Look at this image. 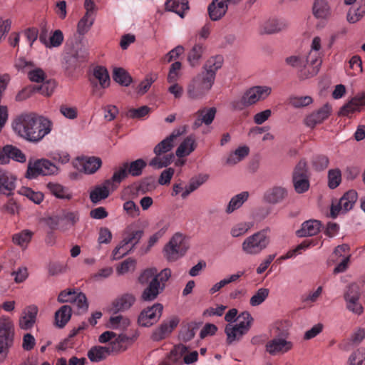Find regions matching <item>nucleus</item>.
<instances>
[{
  "label": "nucleus",
  "mask_w": 365,
  "mask_h": 365,
  "mask_svg": "<svg viewBox=\"0 0 365 365\" xmlns=\"http://www.w3.org/2000/svg\"><path fill=\"white\" fill-rule=\"evenodd\" d=\"M80 164L82 170L87 174H92L96 172L101 166L102 161L97 157H88L81 159Z\"/></svg>",
  "instance_id": "obj_29"
},
{
  "label": "nucleus",
  "mask_w": 365,
  "mask_h": 365,
  "mask_svg": "<svg viewBox=\"0 0 365 365\" xmlns=\"http://www.w3.org/2000/svg\"><path fill=\"white\" fill-rule=\"evenodd\" d=\"M115 354L113 347L110 344L108 346H92L87 353V356L91 362H100L106 359L109 355Z\"/></svg>",
  "instance_id": "obj_19"
},
{
  "label": "nucleus",
  "mask_w": 365,
  "mask_h": 365,
  "mask_svg": "<svg viewBox=\"0 0 365 365\" xmlns=\"http://www.w3.org/2000/svg\"><path fill=\"white\" fill-rule=\"evenodd\" d=\"M150 108L144 106L138 108H131L127 113V116L130 118H140L148 114Z\"/></svg>",
  "instance_id": "obj_62"
},
{
  "label": "nucleus",
  "mask_w": 365,
  "mask_h": 365,
  "mask_svg": "<svg viewBox=\"0 0 365 365\" xmlns=\"http://www.w3.org/2000/svg\"><path fill=\"white\" fill-rule=\"evenodd\" d=\"M127 163H123L118 170H116L112 176V181L114 182L120 183L122 180L125 179L129 175L126 168Z\"/></svg>",
  "instance_id": "obj_56"
},
{
  "label": "nucleus",
  "mask_w": 365,
  "mask_h": 365,
  "mask_svg": "<svg viewBox=\"0 0 365 365\" xmlns=\"http://www.w3.org/2000/svg\"><path fill=\"white\" fill-rule=\"evenodd\" d=\"M29 79L35 83H42L46 78V74L43 69L35 68L28 72Z\"/></svg>",
  "instance_id": "obj_55"
},
{
  "label": "nucleus",
  "mask_w": 365,
  "mask_h": 365,
  "mask_svg": "<svg viewBox=\"0 0 365 365\" xmlns=\"http://www.w3.org/2000/svg\"><path fill=\"white\" fill-rule=\"evenodd\" d=\"M32 236V232L29 230H24L21 232L14 235L12 240L14 244L26 247L31 241Z\"/></svg>",
  "instance_id": "obj_42"
},
{
  "label": "nucleus",
  "mask_w": 365,
  "mask_h": 365,
  "mask_svg": "<svg viewBox=\"0 0 365 365\" xmlns=\"http://www.w3.org/2000/svg\"><path fill=\"white\" fill-rule=\"evenodd\" d=\"M76 292L74 289H65L61 291L58 296V302L60 303H73Z\"/></svg>",
  "instance_id": "obj_64"
},
{
  "label": "nucleus",
  "mask_w": 365,
  "mask_h": 365,
  "mask_svg": "<svg viewBox=\"0 0 365 365\" xmlns=\"http://www.w3.org/2000/svg\"><path fill=\"white\" fill-rule=\"evenodd\" d=\"M129 319L124 318L121 315L111 317L109 319V327L113 329H118L122 324L123 327H125L129 324Z\"/></svg>",
  "instance_id": "obj_63"
},
{
  "label": "nucleus",
  "mask_w": 365,
  "mask_h": 365,
  "mask_svg": "<svg viewBox=\"0 0 365 365\" xmlns=\"http://www.w3.org/2000/svg\"><path fill=\"white\" fill-rule=\"evenodd\" d=\"M135 302V297L132 294H123L116 299L112 303L111 311L114 313L125 312L129 309Z\"/></svg>",
  "instance_id": "obj_21"
},
{
  "label": "nucleus",
  "mask_w": 365,
  "mask_h": 365,
  "mask_svg": "<svg viewBox=\"0 0 365 365\" xmlns=\"http://www.w3.org/2000/svg\"><path fill=\"white\" fill-rule=\"evenodd\" d=\"M197 147L195 138L193 135H189L180 144L176 150L175 155L178 158L189 155Z\"/></svg>",
  "instance_id": "obj_28"
},
{
  "label": "nucleus",
  "mask_w": 365,
  "mask_h": 365,
  "mask_svg": "<svg viewBox=\"0 0 365 365\" xmlns=\"http://www.w3.org/2000/svg\"><path fill=\"white\" fill-rule=\"evenodd\" d=\"M287 24L283 20L271 19L265 22L263 29L267 34H272L284 30Z\"/></svg>",
  "instance_id": "obj_37"
},
{
  "label": "nucleus",
  "mask_w": 365,
  "mask_h": 365,
  "mask_svg": "<svg viewBox=\"0 0 365 365\" xmlns=\"http://www.w3.org/2000/svg\"><path fill=\"white\" fill-rule=\"evenodd\" d=\"M4 151V153H7L9 163L11 159L21 163L26 161V157L24 153L16 146L6 145Z\"/></svg>",
  "instance_id": "obj_41"
},
{
  "label": "nucleus",
  "mask_w": 365,
  "mask_h": 365,
  "mask_svg": "<svg viewBox=\"0 0 365 365\" xmlns=\"http://www.w3.org/2000/svg\"><path fill=\"white\" fill-rule=\"evenodd\" d=\"M38 307L36 305L26 307L19 319V327L24 330L31 329L36 321Z\"/></svg>",
  "instance_id": "obj_18"
},
{
  "label": "nucleus",
  "mask_w": 365,
  "mask_h": 365,
  "mask_svg": "<svg viewBox=\"0 0 365 365\" xmlns=\"http://www.w3.org/2000/svg\"><path fill=\"white\" fill-rule=\"evenodd\" d=\"M313 14L318 19L327 18L331 14L328 2L326 0H315L313 5Z\"/></svg>",
  "instance_id": "obj_36"
},
{
  "label": "nucleus",
  "mask_w": 365,
  "mask_h": 365,
  "mask_svg": "<svg viewBox=\"0 0 365 365\" xmlns=\"http://www.w3.org/2000/svg\"><path fill=\"white\" fill-rule=\"evenodd\" d=\"M94 22V17L91 14H85L77 25V32L80 35L86 34Z\"/></svg>",
  "instance_id": "obj_43"
},
{
  "label": "nucleus",
  "mask_w": 365,
  "mask_h": 365,
  "mask_svg": "<svg viewBox=\"0 0 365 365\" xmlns=\"http://www.w3.org/2000/svg\"><path fill=\"white\" fill-rule=\"evenodd\" d=\"M214 83L212 78L199 73L187 84V97L191 100L202 99L211 90Z\"/></svg>",
  "instance_id": "obj_4"
},
{
  "label": "nucleus",
  "mask_w": 365,
  "mask_h": 365,
  "mask_svg": "<svg viewBox=\"0 0 365 365\" xmlns=\"http://www.w3.org/2000/svg\"><path fill=\"white\" fill-rule=\"evenodd\" d=\"M344 297L348 310L358 315L363 312L364 308L359 302L361 292L357 284L354 283L348 286Z\"/></svg>",
  "instance_id": "obj_11"
},
{
  "label": "nucleus",
  "mask_w": 365,
  "mask_h": 365,
  "mask_svg": "<svg viewBox=\"0 0 365 365\" xmlns=\"http://www.w3.org/2000/svg\"><path fill=\"white\" fill-rule=\"evenodd\" d=\"M143 232L136 230L129 233L125 237L113 251V259L114 260L119 259L128 255L134 248L135 245L138 243L143 236Z\"/></svg>",
  "instance_id": "obj_10"
},
{
  "label": "nucleus",
  "mask_w": 365,
  "mask_h": 365,
  "mask_svg": "<svg viewBox=\"0 0 365 365\" xmlns=\"http://www.w3.org/2000/svg\"><path fill=\"white\" fill-rule=\"evenodd\" d=\"M163 310V304L155 303L151 307H148L141 311L138 319V323L140 326L149 327L157 323L162 316Z\"/></svg>",
  "instance_id": "obj_12"
},
{
  "label": "nucleus",
  "mask_w": 365,
  "mask_h": 365,
  "mask_svg": "<svg viewBox=\"0 0 365 365\" xmlns=\"http://www.w3.org/2000/svg\"><path fill=\"white\" fill-rule=\"evenodd\" d=\"M349 365H365V347L358 349L350 355Z\"/></svg>",
  "instance_id": "obj_48"
},
{
  "label": "nucleus",
  "mask_w": 365,
  "mask_h": 365,
  "mask_svg": "<svg viewBox=\"0 0 365 365\" xmlns=\"http://www.w3.org/2000/svg\"><path fill=\"white\" fill-rule=\"evenodd\" d=\"M357 197L358 195L355 190H351L346 192L336 204L332 203L330 212L331 217L335 218L339 213H345L351 210Z\"/></svg>",
  "instance_id": "obj_13"
},
{
  "label": "nucleus",
  "mask_w": 365,
  "mask_h": 365,
  "mask_svg": "<svg viewBox=\"0 0 365 365\" xmlns=\"http://www.w3.org/2000/svg\"><path fill=\"white\" fill-rule=\"evenodd\" d=\"M288 195L287 190L282 186H274L265 192L264 200L272 205L282 202Z\"/></svg>",
  "instance_id": "obj_20"
},
{
  "label": "nucleus",
  "mask_w": 365,
  "mask_h": 365,
  "mask_svg": "<svg viewBox=\"0 0 365 365\" xmlns=\"http://www.w3.org/2000/svg\"><path fill=\"white\" fill-rule=\"evenodd\" d=\"M225 332L227 335V343L228 344H232L235 341H239L246 334L245 331L230 324L226 325Z\"/></svg>",
  "instance_id": "obj_40"
},
{
  "label": "nucleus",
  "mask_w": 365,
  "mask_h": 365,
  "mask_svg": "<svg viewBox=\"0 0 365 365\" xmlns=\"http://www.w3.org/2000/svg\"><path fill=\"white\" fill-rule=\"evenodd\" d=\"M90 81L93 86H97V81H98L102 88L108 87L110 77L107 69L100 66L95 67L93 71V77L90 78Z\"/></svg>",
  "instance_id": "obj_25"
},
{
  "label": "nucleus",
  "mask_w": 365,
  "mask_h": 365,
  "mask_svg": "<svg viewBox=\"0 0 365 365\" xmlns=\"http://www.w3.org/2000/svg\"><path fill=\"white\" fill-rule=\"evenodd\" d=\"M269 237L266 230H262L247 237L242 244V250L247 255H255L267 248Z\"/></svg>",
  "instance_id": "obj_7"
},
{
  "label": "nucleus",
  "mask_w": 365,
  "mask_h": 365,
  "mask_svg": "<svg viewBox=\"0 0 365 365\" xmlns=\"http://www.w3.org/2000/svg\"><path fill=\"white\" fill-rule=\"evenodd\" d=\"M72 314L71 307L68 305L62 306L55 313V324L59 328H63L68 322Z\"/></svg>",
  "instance_id": "obj_30"
},
{
  "label": "nucleus",
  "mask_w": 365,
  "mask_h": 365,
  "mask_svg": "<svg viewBox=\"0 0 365 365\" xmlns=\"http://www.w3.org/2000/svg\"><path fill=\"white\" fill-rule=\"evenodd\" d=\"M34 91L40 92L42 95L49 96L53 92L55 88V83L52 81H47L41 86H34Z\"/></svg>",
  "instance_id": "obj_58"
},
{
  "label": "nucleus",
  "mask_w": 365,
  "mask_h": 365,
  "mask_svg": "<svg viewBox=\"0 0 365 365\" xmlns=\"http://www.w3.org/2000/svg\"><path fill=\"white\" fill-rule=\"evenodd\" d=\"M364 105H365V93H361L355 96L350 101L344 105L341 108L339 115L341 116H348L349 114L359 110L360 106Z\"/></svg>",
  "instance_id": "obj_26"
},
{
  "label": "nucleus",
  "mask_w": 365,
  "mask_h": 365,
  "mask_svg": "<svg viewBox=\"0 0 365 365\" xmlns=\"http://www.w3.org/2000/svg\"><path fill=\"white\" fill-rule=\"evenodd\" d=\"M113 80L123 86H128L132 82L130 74L123 68H115L113 73Z\"/></svg>",
  "instance_id": "obj_39"
},
{
  "label": "nucleus",
  "mask_w": 365,
  "mask_h": 365,
  "mask_svg": "<svg viewBox=\"0 0 365 365\" xmlns=\"http://www.w3.org/2000/svg\"><path fill=\"white\" fill-rule=\"evenodd\" d=\"M250 228L251 225L249 223H239L232 227L230 234L233 237H238L247 233Z\"/></svg>",
  "instance_id": "obj_57"
},
{
  "label": "nucleus",
  "mask_w": 365,
  "mask_h": 365,
  "mask_svg": "<svg viewBox=\"0 0 365 365\" xmlns=\"http://www.w3.org/2000/svg\"><path fill=\"white\" fill-rule=\"evenodd\" d=\"M182 63L180 61L173 63L170 67L167 80L170 83L177 82L181 76Z\"/></svg>",
  "instance_id": "obj_46"
},
{
  "label": "nucleus",
  "mask_w": 365,
  "mask_h": 365,
  "mask_svg": "<svg viewBox=\"0 0 365 365\" xmlns=\"http://www.w3.org/2000/svg\"><path fill=\"white\" fill-rule=\"evenodd\" d=\"M309 178L308 166L305 160H299L295 165L292 173V178Z\"/></svg>",
  "instance_id": "obj_47"
},
{
  "label": "nucleus",
  "mask_w": 365,
  "mask_h": 365,
  "mask_svg": "<svg viewBox=\"0 0 365 365\" xmlns=\"http://www.w3.org/2000/svg\"><path fill=\"white\" fill-rule=\"evenodd\" d=\"M249 197V192L247 191L242 192L231 198L230 200L225 212L227 214H231L236 210L242 207V205L247 200Z\"/></svg>",
  "instance_id": "obj_31"
},
{
  "label": "nucleus",
  "mask_w": 365,
  "mask_h": 365,
  "mask_svg": "<svg viewBox=\"0 0 365 365\" xmlns=\"http://www.w3.org/2000/svg\"><path fill=\"white\" fill-rule=\"evenodd\" d=\"M237 319L239 323L234 326L247 333L253 322L251 314L248 312H244L238 316Z\"/></svg>",
  "instance_id": "obj_44"
},
{
  "label": "nucleus",
  "mask_w": 365,
  "mask_h": 365,
  "mask_svg": "<svg viewBox=\"0 0 365 365\" xmlns=\"http://www.w3.org/2000/svg\"><path fill=\"white\" fill-rule=\"evenodd\" d=\"M14 329L8 317L0 318V354H6L14 343Z\"/></svg>",
  "instance_id": "obj_9"
},
{
  "label": "nucleus",
  "mask_w": 365,
  "mask_h": 365,
  "mask_svg": "<svg viewBox=\"0 0 365 365\" xmlns=\"http://www.w3.org/2000/svg\"><path fill=\"white\" fill-rule=\"evenodd\" d=\"M136 266V260L133 258L129 257L121 262L116 268L118 274L122 275L128 272L135 270Z\"/></svg>",
  "instance_id": "obj_49"
},
{
  "label": "nucleus",
  "mask_w": 365,
  "mask_h": 365,
  "mask_svg": "<svg viewBox=\"0 0 365 365\" xmlns=\"http://www.w3.org/2000/svg\"><path fill=\"white\" fill-rule=\"evenodd\" d=\"M271 93V88L267 86H255L246 92L243 96L249 106L256 103L259 101L264 100Z\"/></svg>",
  "instance_id": "obj_17"
},
{
  "label": "nucleus",
  "mask_w": 365,
  "mask_h": 365,
  "mask_svg": "<svg viewBox=\"0 0 365 365\" xmlns=\"http://www.w3.org/2000/svg\"><path fill=\"white\" fill-rule=\"evenodd\" d=\"M58 171V168L53 163L47 159L41 158L34 162H29L26 177L33 179L38 175H56Z\"/></svg>",
  "instance_id": "obj_8"
},
{
  "label": "nucleus",
  "mask_w": 365,
  "mask_h": 365,
  "mask_svg": "<svg viewBox=\"0 0 365 365\" xmlns=\"http://www.w3.org/2000/svg\"><path fill=\"white\" fill-rule=\"evenodd\" d=\"M331 114V107L326 104L315 112L306 116L304 123L309 128H313L328 118Z\"/></svg>",
  "instance_id": "obj_15"
},
{
  "label": "nucleus",
  "mask_w": 365,
  "mask_h": 365,
  "mask_svg": "<svg viewBox=\"0 0 365 365\" xmlns=\"http://www.w3.org/2000/svg\"><path fill=\"white\" fill-rule=\"evenodd\" d=\"M109 195V190L106 186H97L90 193V199L93 203H98L101 200L106 199Z\"/></svg>",
  "instance_id": "obj_45"
},
{
  "label": "nucleus",
  "mask_w": 365,
  "mask_h": 365,
  "mask_svg": "<svg viewBox=\"0 0 365 365\" xmlns=\"http://www.w3.org/2000/svg\"><path fill=\"white\" fill-rule=\"evenodd\" d=\"M289 333L287 329H281L277 327L274 337L265 345V350L270 355L283 354L290 351L293 343L288 341Z\"/></svg>",
  "instance_id": "obj_6"
},
{
  "label": "nucleus",
  "mask_w": 365,
  "mask_h": 365,
  "mask_svg": "<svg viewBox=\"0 0 365 365\" xmlns=\"http://www.w3.org/2000/svg\"><path fill=\"white\" fill-rule=\"evenodd\" d=\"M180 319L178 317H172L164 320L159 327L153 330L151 339L154 341H161L168 337L178 327Z\"/></svg>",
  "instance_id": "obj_14"
},
{
  "label": "nucleus",
  "mask_w": 365,
  "mask_h": 365,
  "mask_svg": "<svg viewBox=\"0 0 365 365\" xmlns=\"http://www.w3.org/2000/svg\"><path fill=\"white\" fill-rule=\"evenodd\" d=\"M328 185L331 189L338 187L341 180V171L339 169L330 170L328 173Z\"/></svg>",
  "instance_id": "obj_53"
},
{
  "label": "nucleus",
  "mask_w": 365,
  "mask_h": 365,
  "mask_svg": "<svg viewBox=\"0 0 365 365\" xmlns=\"http://www.w3.org/2000/svg\"><path fill=\"white\" fill-rule=\"evenodd\" d=\"M292 182L297 193H304L309 188V178H292Z\"/></svg>",
  "instance_id": "obj_52"
},
{
  "label": "nucleus",
  "mask_w": 365,
  "mask_h": 365,
  "mask_svg": "<svg viewBox=\"0 0 365 365\" xmlns=\"http://www.w3.org/2000/svg\"><path fill=\"white\" fill-rule=\"evenodd\" d=\"M306 68L308 67V73L306 71L303 72V70L300 71V77L302 78H307L311 76L316 75L319 71V66L321 64V60L318 58L317 53H313L311 51L304 60Z\"/></svg>",
  "instance_id": "obj_24"
},
{
  "label": "nucleus",
  "mask_w": 365,
  "mask_h": 365,
  "mask_svg": "<svg viewBox=\"0 0 365 365\" xmlns=\"http://www.w3.org/2000/svg\"><path fill=\"white\" fill-rule=\"evenodd\" d=\"M269 294V290L267 288L259 289L256 293L250 298V304L253 307L261 304L267 298Z\"/></svg>",
  "instance_id": "obj_50"
},
{
  "label": "nucleus",
  "mask_w": 365,
  "mask_h": 365,
  "mask_svg": "<svg viewBox=\"0 0 365 365\" xmlns=\"http://www.w3.org/2000/svg\"><path fill=\"white\" fill-rule=\"evenodd\" d=\"M156 80V76L148 75L139 84L138 87V93L140 95L145 94L150 88L152 83Z\"/></svg>",
  "instance_id": "obj_61"
},
{
  "label": "nucleus",
  "mask_w": 365,
  "mask_h": 365,
  "mask_svg": "<svg viewBox=\"0 0 365 365\" xmlns=\"http://www.w3.org/2000/svg\"><path fill=\"white\" fill-rule=\"evenodd\" d=\"M205 51V47L201 43H195L187 53V61L192 67L199 65L200 60Z\"/></svg>",
  "instance_id": "obj_33"
},
{
  "label": "nucleus",
  "mask_w": 365,
  "mask_h": 365,
  "mask_svg": "<svg viewBox=\"0 0 365 365\" xmlns=\"http://www.w3.org/2000/svg\"><path fill=\"white\" fill-rule=\"evenodd\" d=\"M46 187L51 193L58 198L70 200L72 197L68 189L58 183L48 182Z\"/></svg>",
  "instance_id": "obj_38"
},
{
  "label": "nucleus",
  "mask_w": 365,
  "mask_h": 365,
  "mask_svg": "<svg viewBox=\"0 0 365 365\" xmlns=\"http://www.w3.org/2000/svg\"><path fill=\"white\" fill-rule=\"evenodd\" d=\"M123 210L126 212L127 215L133 218L137 217L140 215V208L132 200H128L124 202Z\"/></svg>",
  "instance_id": "obj_59"
},
{
  "label": "nucleus",
  "mask_w": 365,
  "mask_h": 365,
  "mask_svg": "<svg viewBox=\"0 0 365 365\" xmlns=\"http://www.w3.org/2000/svg\"><path fill=\"white\" fill-rule=\"evenodd\" d=\"M321 226L320 221L309 220L303 222L301 229L297 230L296 233L299 237L314 236L319 233Z\"/></svg>",
  "instance_id": "obj_27"
},
{
  "label": "nucleus",
  "mask_w": 365,
  "mask_h": 365,
  "mask_svg": "<svg viewBox=\"0 0 365 365\" xmlns=\"http://www.w3.org/2000/svg\"><path fill=\"white\" fill-rule=\"evenodd\" d=\"M124 163H127L128 173L132 177L140 176L147 166V163L142 158L131 162H124Z\"/></svg>",
  "instance_id": "obj_34"
},
{
  "label": "nucleus",
  "mask_w": 365,
  "mask_h": 365,
  "mask_svg": "<svg viewBox=\"0 0 365 365\" xmlns=\"http://www.w3.org/2000/svg\"><path fill=\"white\" fill-rule=\"evenodd\" d=\"M217 113V109L215 107L202 108L199 109L195 113L196 119L192 124L193 129H197L202 124L206 125H210L215 119Z\"/></svg>",
  "instance_id": "obj_16"
},
{
  "label": "nucleus",
  "mask_w": 365,
  "mask_h": 365,
  "mask_svg": "<svg viewBox=\"0 0 365 365\" xmlns=\"http://www.w3.org/2000/svg\"><path fill=\"white\" fill-rule=\"evenodd\" d=\"M73 303H76L78 309V314L86 313L88 309V303L85 294L83 292L76 293Z\"/></svg>",
  "instance_id": "obj_51"
},
{
  "label": "nucleus",
  "mask_w": 365,
  "mask_h": 365,
  "mask_svg": "<svg viewBox=\"0 0 365 365\" xmlns=\"http://www.w3.org/2000/svg\"><path fill=\"white\" fill-rule=\"evenodd\" d=\"M139 333L137 330H134L128 334H120L116 335V338L111 341L110 344L113 347L115 354L124 351L126 347L122 345V343L133 344L138 337Z\"/></svg>",
  "instance_id": "obj_22"
},
{
  "label": "nucleus",
  "mask_w": 365,
  "mask_h": 365,
  "mask_svg": "<svg viewBox=\"0 0 365 365\" xmlns=\"http://www.w3.org/2000/svg\"><path fill=\"white\" fill-rule=\"evenodd\" d=\"M165 8L167 10L175 12L182 18L185 11L189 9L188 1L187 0H167Z\"/></svg>",
  "instance_id": "obj_32"
},
{
  "label": "nucleus",
  "mask_w": 365,
  "mask_h": 365,
  "mask_svg": "<svg viewBox=\"0 0 365 365\" xmlns=\"http://www.w3.org/2000/svg\"><path fill=\"white\" fill-rule=\"evenodd\" d=\"M223 61L224 59L222 56L217 55L210 57L203 66L201 73L208 77L212 78V80L215 81L216 72L222 67Z\"/></svg>",
  "instance_id": "obj_23"
},
{
  "label": "nucleus",
  "mask_w": 365,
  "mask_h": 365,
  "mask_svg": "<svg viewBox=\"0 0 365 365\" xmlns=\"http://www.w3.org/2000/svg\"><path fill=\"white\" fill-rule=\"evenodd\" d=\"M16 178L11 173L0 170V187L9 191L7 195L11 194V191L16 187L15 182Z\"/></svg>",
  "instance_id": "obj_35"
},
{
  "label": "nucleus",
  "mask_w": 365,
  "mask_h": 365,
  "mask_svg": "<svg viewBox=\"0 0 365 365\" xmlns=\"http://www.w3.org/2000/svg\"><path fill=\"white\" fill-rule=\"evenodd\" d=\"M171 274V270L169 268H165L159 273L155 267L145 269L138 278L141 284L148 283V287L142 293V299L145 302L155 300L165 289L166 282L170 278Z\"/></svg>",
  "instance_id": "obj_2"
},
{
  "label": "nucleus",
  "mask_w": 365,
  "mask_h": 365,
  "mask_svg": "<svg viewBox=\"0 0 365 365\" xmlns=\"http://www.w3.org/2000/svg\"><path fill=\"white\" fill-rule=\"evenodd\" d=\"M189 244L187 240L180 233L175 234L163 248V255L168 262H175L183 257Z\"/></svg>",
  "instance_id": "obj_5"
},
{
  "label": "nucleus",
  "mask_w": 365,
  "mask_h": 365,
  "mask_svg": "<svg viewBox=\"0 0 365 365\" xmlns=\"http://www.w3.org/2000/svg\"><path fill=\"white\" fill-rule=\"evenodd\" d=\"M14 131L24 139L36 143L51 130V122L35 113L23 114L13 123Z\"/></svg>",
  "instance_id": "obj_1"
},
{
  "label": "nucleus",
  "mask_w": 365,
  "mask_h": 365,
  "mask_svg": "<svg viewBox=\"0 0 365 365\" xmlns=\"http://www.w3.org/2000/svg\"><path fill=\"white\" fill-rule=\"evenodd\" d=\"M185 132L186 126H181L173 130L169 136L158 143L153 149L155 157L150 160L149 165L155 169H161L170 165L174 159V155L166 153L173 148L175 140Z\"/></svg>",
  "instance_id": "obj_3"
},
{
  "label": "nucleus",
  "mask_w": 365,
  "mask_h": 365,
  "mask_svg": "<svg viewBox=\"0 0 365 365\" xmlns=\"http://www.w3.org/2000/svg\"><path fill=\"white\" fill-rule=\"evenodd\" d=\"M329 163V160L327 155H319L314 158L312 160L313 166L316 170H322L326 169Z\"/></svg>",
  "instance_id": "obj_60"
},
{
  "label": "nucleus",
  "mask_w": 365,
  "mask_h": 365,
  "mask_svg": "<svg viewBox=\"0 0 365 365\" xmlns=\"http://www.w3.org/2000/svg\"><path fill=\"white\" fill-rule=\"evenodd\" d=\"M312 103V98L309 96H294L289 98V103L294 108H302Z\"/></svg>",
  "instance_id": "obj_54"
}]
</instances>
